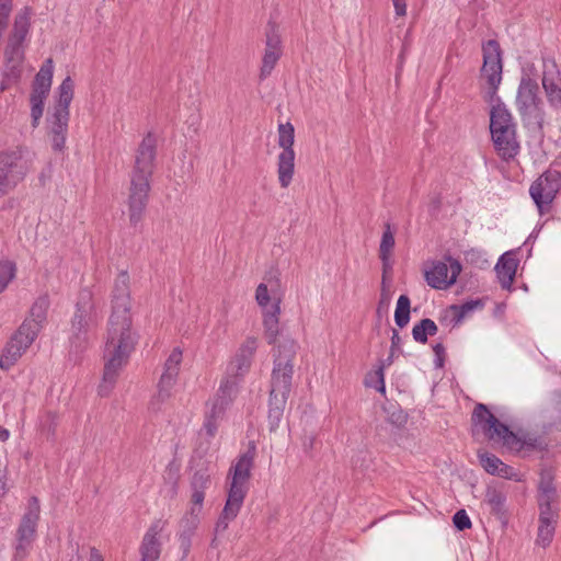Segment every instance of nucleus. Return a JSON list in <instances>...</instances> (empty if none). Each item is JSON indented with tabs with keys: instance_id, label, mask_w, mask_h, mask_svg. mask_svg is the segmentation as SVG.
Here are the masks:
<instances>
[{
	"instance_id": "obj_1",
	"label": "nucleus",
	"mask_w": 561,
	"mask_h": 561,
	"mask_svg": "<svg viewBox=\"0 0 561 561\" xmlns=\"http://www.w3.org/2000/svg\"><path fill=\"white\" fill-rule=\"evenodd\" d=\"M135 343L130 319L129 275L123 271L115 278L112 294V313L104 347V373L99 386L101 396H107L113 389Z\"/></svg>"
},
{
	"instance_id": "obj_2",
	"label": "nucleus",
	"mask_w": 561,
	"mask_h": 561,
	"mask_svg": "<svg viewBox=\"0 0 561 561\" xmlns=\"http://www.w3.org/2000/svg\"><path fill=\"white\" fill-rule=\"evenodd\" d=\"M156 138L152 134L144 137L136 153L135 165L130 174L128 210L130 224L136 226L142 218L148 194L150 176L154 168Z\"/></svg>"
},
{
	"instance_id": "obj_3",
	"label": "nucleus",
	"mask_w": 561,
	"mask_h": 561,
	"mask_svg": "<svg viewBox=\"0 0 561 561\" xmlns=\"http://www.w3.org/2000/svg\"><path fill=\"white\" fill-rule=\"evenodd\" d=\"M276 352L277 354L275 355L272 373L268 409V421L272 431L279 424L290 392L294 371L293 359L296 354L295 341L290 339L284 340L277 345Z\"/></svg>"
},
{
	"instance_id": "obj_4",
	"label": "nucleus",
	"mask_w": 561,
	"mask_h": 561,
	"mask_svg": "<svg viewBox=\"0 0 561 561\" xmlns=\"http://www.w3.org/2000/svg\"><path fill=\"white\" fill-rule=\"evenodd\" d=\"M559 500L560 495L554 482L553 470H541L536 494L538 528L535 542L539 547L547 548L553 540L560 516Z\"/></svg>"
},
{
	"instance_id": "obj_5",
	"label": "nucleus",
	"mask_w": 561,
	"mask_h": 561,
	"mask_svg": "<svg viewBox=\"0 0 561 561\" xmlns=\"http://www.w3.org/2000/svg\"><path fill=\"white\" fill-rule=\"evenodd\" d=\"M471 420L474 426H479L489 439L501 443L510 450L519 451L525 447L537 448L540 446L537 437L529 434L519 436L510 431L484 404L480 403L474 408Z\"/></svg>"
},
{
	"instance_id": "obj_6",
	"label": "nucleus",
	"mask_w": 561,
	"mask_h": 561,
	"mask_svg": "<svg viewBox=\"0 0 561 561\" xmlns=\"http://www.w3.org/2000/svg\"><path fill=\"white\" fill-rule=\"evenodd\" d=\"M75 83L70 77L64 79L56 91V100L46 117L47 136L54 151L61 152L66 146L69 123V106L73 99Z\"/></svg>"
},
{
	"instance_id": "obj_7",
	"label": "nucleus",
	"mask_w": 561,
	"mask_h": 561,
	"mask_svg": "<svg viewBox=\"0 0 561 561\" xmlns=\"http://www.w3.org/2000/svg\"><path fill=\"white\" fill-rule=\"evenodd\" d=\"M489 104L490 131L494 147L502 159H513L519 151L513 116L501 100Z\"/></svg>"
},
{
	"instance_id": "obj_8",
	"label": "nucleus",
	"mask_w": 561,
	"mask_h": 561,
	"mask_svg": "<svg viewBox=\"0 0 561 561\" xmlns=\"http://www.w3.org/2000/svg\"><path fill=\"white\" fill-rule=\"evenodd\" d=\"M482 67L479 75L481 95L486 103L501 100L497 95L503 79V58L500 44L489 39L482 44Z\"/></svg>"
},
{
	"instance_id": "obj_9",
	"label": "nucleus",
	"mask_w": 561,
	"mask_h": 561,
	"mask_svg": "<svg viewBox=\"0 0 561 561\" xmlns=\"http://www.w3.org/2000/svg\"><path fill=\"white\" fill-rule=\"evenodd\" d=\"M255 300L262 310L264 336L268 344H275L279 334L280 296L278 280L270 278L257 285Z\"/></svg>"
},
{
	"instance_id": "obj_10",
	"label": "nucleus",
	"mask_w": 561,
	"mask_h": 561,
	"mask_svg": "<svg viewBox=\"0 0 561 561\" xmlns=\"http://www.w3.org/2000/svg\"><path fill=\"white\" fill-rule=\"evenodd\" d=\"M99 313L89 290H82L77 302L71 324V346L76 352L82 351L89 342V332L99 321Z\"/></svg>"
},
{
	"instance_id": "obj_11",
	"label": "nucleus",
	"mask_w": 561,
	"mask_h": 561,
	"mask_svg": "<svg viewBox=\"0 0 561 561\" xmlns=\"http://www.w3.org/2000/svg\"><path fill=\"white\" fill-rule=\"evenodd\" d=\"M39 517V501L35 496H31L24 506V512L16 529L15 560H22L28 554L32 543L36 538Z\"/></svg>"
},
{
	"instance_id": "obj_12",
	"label": "nucleus",
	"mask_w": 561,
	"mask_h": 561,
	"mask_svg": "<svg viewBox=\"0 0 561 561\" xmlns=\"http://www.w3.org/2000/svg\"><path fill=\"white\" fill-rule=\"evenodd\" d=\"M277 144L282 151L277 156V175L278 182L283 188L289 186L295 173V128L290 123H282L278 125Z\"/></svg>"
},
{
	"instance_id": "obj_13",
	"label": "nucleus",
	"mask_w": 561,
	"mask_h": 561,
	"mask_svg": "<svg viewBox=\"0 0 561 561\" xmlns=\"http://www.w3.org/2000/svg\"><path fill=\"white\" fill-rule=\"evenodd\" d=\"M54 73V62L51 58L46 59L39 71L35 76L30 95L32 127L39 125L44 113L45 100L50 91Z\"/></svg>"
},
{
	"instance_id": "obj_14",
	"label": "nucleus",
	"mask_w": 561,
	"mask_h": 561,
	"mask_svg": "<svg viewBox=\"0 0 561 561\" xmlns=\"http://www.w3.org/2000/svg\"><path fill=\"white\" fill-rule=\"evenodd\" d=\"M234 397L236 385L232 381L220 383L217 393L207 403L202 433H205L208 437L215 436L219 421L222 419L226 409Z\"/></svg>"
},
{
	"instance_id": "obj_15",
	"label": "nucleus",
	"mask_w": 561,
	"mask_h": 561,
	"mask_svg": "<svg viewBox=\"0 0 561 561\" xmlns=\"http://www.w3.org/2000/svg\"><path fill=\"white\" fill-rule=\"evenodd\" d=\"M561 188V172L548 170L543 172L529 188V194L540 214L550 208Z\"/></svg>"
},
{
	"instance_id": "obj_16",
	"label": "nucleus",
	"mask_w": 561,
	"mask_h": 561,
	"mask_svg": "<svg viewBox=\"0 0 561 561\" xmlns=\"http://www.w3.org/2000/svg\"><path fill=\"white\" fill-rule=\"evenodd\" d=\"M542 102L539 96L538 83H519L516 95V107L524 121L541 125L543 119Z\"/></svg>"
},
{
	"instance_id": "obj_17",
	"label": "nucleus",
	"mask_w": 561,
	"mask_h": 561,
	"mask_svg": "<svg viewBox=\"0 0 561 561\" xmlns=\"http://www.w3.org/2000/svg\"><path fill=\"white\" fill-rule=\"evenodd\" d=\"M257 344L259 341L254 336H249L244 340L236 355L228 363L226 375L220 383L232 381L236 385V393L238 392L239 380L249 371Z\"/></svg>"
},
{
	"instance_id": "obj_18",
	"label": "nucleus",
	"mask_w": 561,
	"mask_h": 561,
	"mask_svg": "<svg viewBox=\"0 0 561 561\" xmlns=\"http://www.w3.org/2000/svg\"><path fill=\"white\" fill-rule=\"evenodd\" d=\"M211 484V474L208 470L196 471L191 480V507L184 516L188 529H196L199 524L205 492Z\"/></svg>"
},
{
	"instance_id": "obj_19",
	"label": "nucleus",
	"mask_w": 561,
	"mask_h": 561,
	"mask_svg": "<svg viewBox=\"0 0 561 561\" xmlns=\"http://www.w3.org/2000/svg\"><path fill=\"white\" fill-rule=\"evenodd\" d=\"M461 272V264L457 260H448V263L433 262L431 267L425 270V280L432 288L446 289L454 285Z\"/></svg>"
},
{
	"instance_id": "obj_20",
	"label": "nucleus",
	"mask_w": 561,
	"mask_h": 561,
	"mask_svg": "<svg viewBox=\"0 0 561 561\" xmlns=\"http://www.w3.org/2000/svg\"><path fill=\"white\" fill-rule=\"evenodd\" d=\"M35 339L36 336L34 335V331H30L28 324H21L2 353L0 367L7 370L10 369L31 346Z\"/></svg>"
},
{
	"instance_id": "obj_21",
	"label": "nucleus",
	"mask_w": 561,
	"mask_h": 561,
	"mask_svg": "<svg viewBox=\"0 0 561 561\" xmlns=\"http://www.w3.org/2000/svg\"><path fill=\"white\" fill-rule=\"evenodd\" d=\"M16 152L0 153V197L13 190L25 175Z\"/></svg>"
},
{
	"instance_id": "obj_22",
	"label": "nucleus",
	"mask_w": 561,
	"mask_h": 561,
	"mask_svg": "<svg viewBox=\"0 0 561 561\" xmlns=\"http://www.w3.org/2000/svg\"><path fill=\"white\" fill-rule=\"evenodd\" d=\"M167 522L159 518L151 523L139 546L140 561H158L161 554Z\"/></svg>"
},
{
	"instance_id": "obj_23",
	"label": "nucleus",
	"mask_w": 561,
	"mask_h": 561,
	"mask_svg": "<svg viewBox=\"0 0 561 561\" xmlns=\"http://www.w3.org/2000/svg\"><path fill=\"white\" fill-rule=\"evenodd\" d=\"M254 460V447L242 454L231 466L228 480L229 490L247 493L248 482L251 477V469Z\"/></svg>"
},
{
	"instance_id": "obj_24",
	"label": "nucleus",
	"mask_w": 561,
	"mask_h": 561,
	"mask_svg": "<svg viewBox=\"0 0 561 561\" xmlns=\"http://www.w3.org/2000/svg\"><path fill=\"white\" fill-rule=\"evenodd\" d=\"M32 15V9L28 7L21 9L15 14L5 49L24 51L23 44L31 30Z\"/></svg>"
},
{
	"instance_id": "obj_25",
	"label": "nucleus",
	"mask_w": 561,
	"mask_h": 561,
	"mask_svg": "<svg viewBox=\"0 0 561 561\" xmlns=\"http://www.w3.org/2000/svg\"><path fill=\"white\" fill-rule=\"evenodd\" d=\"M4 67L2 70L1 91H5L19 83L24 61V51L4 49Z\"/></svg>"
},
{
	"instance_id": "obj_26",
	"label": "nucleus",
	"mask_w": 561,
	"mask_h": 561,
	"mask_svg": "<svg viewBox=\"0 0 561 561\" xmlns=\"http://www.w3.org/2000/svg\"><path fill=\"white\" fill-rule=\"evenodd\" d=\"M545 71L542 76V87L550 106L561 107V76L556 70L553 62H543Z\"/></svg>"
},
{
	"instance_id": "obj_27",
	"label": "nucleus",
	"mask_w": 561,
	"mask_h": 561,
	"mask_svg": "<svg viewBox=\"0 0 561 561\" xmlns=\"http://www.w3.org/2000/svg\"><path fill=\"white\" fill-rule=\"evenodd\" d=\"M518 261L514 253H504L495 265L496 275L501 286L505 289H510L514 280Z\"/></svg>"
},
{
	"instance_id": "obj_28",
	"label": "nucleus",
	"mask_w": 561,
	"mask_h": 561,
	"mask_svg": "<svg viewBox=\"0 0 561 561\" xmlns=\"http://www.w3.org/2000/svg\"><path fill=\"white\" fill-rule=\"evenodd\" d=\"M478 458L483 469L493 476H499L505 479H513L516 477L514 469L505 465L500 458L486 451H478Z\"/></svg>"
},
{
	"instance_id": "obj_29",
	"label": "nucleus",
	"mask_w": 561,
	"mask_h": 561,
	"mask_svg": "<svg viewBox=\"0 0 561 561\" xmlns=\"http://www.w3.org/2000/svg\"><path fill=\"white\" fill-rule=\"evenodd\" d=\"M49 307V300L46 296H42L35 300L31 308L30 318H27L22 324H28L30 331H34V335L37 336L43 323L46 320V313Z\"/></svg>"
},
{
	"instance_id": "obj_30",
	"label": "nucleus",
	"mask_w": 561,
	"mask_h": 561,
	"mask_svg": "<svg viewBox=\"0 0 561 561\" xmlns=\"http://www.w3.org/2000/svg\"><path fill=\"white\" fill-rule=\"evenodd\" d=\"M280 56V39L278 35H267L266 48L263 57L262 76H267L273 70Z\"/></svg>"
},
{
	"instance_id": "obj_31",
	"label": "nucleus",
	"mask_w": 561,
	"mask_h": 561,
	"mask_svg": "<svg viewBox=\"0 0 561 561\" xmlns=\"http://www.w3.org/2000/svg\"><path fill=\"white\" fill-rule=\"evenodd\" d=\"M176 380L178 379L175 378L161 375L160 380L158 382V392L151 399L149 403V409H151L152 411H158L160 409L161 403L171 397L172 389L175 386Z\"/></svg>"
},
{
	"instance_id": "obj_32",
	"label": "nucleus",
	"mask_w": 561,
	"mask_h": 561,
	"mask_svg": "<svg viewBox=\"0 0 561 561\" xmlns=\"http://www.w3.org/2000/svg\"><path fill=\"white\" fill-rule=\"evenodd\" d=\"M483 308V301L480 299L469 300L462 305H453L449 307L448 312L451 317V320L455 324H459L466 319L470 313L478 309Z\"/></svg>"
},
{
	"instance_id": "obj_33",
	"label": "nucleus",
	"mask_w": 561,
	"mask_h": 561,
	"mask_svg": "<svg viewBox=\"0 0 561 561\" xmlns=\"http://www.w3.org/2000/svg\"><path fill=\"white\" fill-rule=\"evenodd\" d=\"M247 493L228 490V497L221 515L225 518L234 519L240 512Z\"/></svg>"
},
{
	"instance_id": "obj_34",
	"label": "nucleus",
	"mask_w": 561,
	"mask_h": 561,
	"mask_svg": "<svg viewBox=\"0 0 561 561\" xmlns=\"http://www.w3.org/2000/svg\"><path fill=\"white\" fill-rule=\"evenodd\" d=\"M437 325L431 319H423L420 323L415 324L412 329L413 339L419 343H426L428 335L437 333Z\"/></svg>"
},
{
	"instance_id": "obj_35",
	"label": "nucleus",
	"mask_w": 561,
	"mask_h": 561,
	"mask_svg": "<svg viewBox=\"0 0 561 561\" xmlns=\"http://www.w3.org/2000/svg\"><path fill=\"white\" fill-rule=\"evenodd\" d=\"M16 264L8 259L0 260V294H2L16 277Z\"/></svg>"
},
{
	"instance_id": "obj_36",
	"label": "nucleus",
	"mask_w": 561,
	"mask_h": 561,
	"mask_svg": "<svg viewBox=\"0 0 561 561\" xmlns=\"http://www.w3.org/2000/svg\"><path fill=\"white\" fill-rule=\"evenodd\" d=\"M394 290L391 280L381 279L380 297L377 306V313L379 316L387 314L391 305Z\"/></svg>"
},
{
	"instance_id": "obj_37",
	"label": "nucleus",
	"mask_w": 561,
	"mask_h": 561,
	"mask_svg": "<svg viewBox=\"0 0 561 561\" xmlns=\"http://www.w3.org/2000/svg\"><path fill=\"white\" fill-rule=\"evenodd\" d=\"M411 301L407 295H401L397 300L394 322L399 328H404L410 321Z\"/></svg>"
},
{
	"instance_id": "obj_38",
	"label": "nucleus",
	"mask_w": 561,
	"mask_h": 561,
	"mask_svg": "<svg viewBox=\"0 0 561 561\" xmlns=\"http://www.w3.org/2000/svg\"><path fill=\"white\" fill-rule=\"evenodd\" d=\"M182 363V351L175 347L170 353L169 357L164 363V369L162 376L178 379L180 373V365Z\"/></svg>"
},
{
	"instance_id": "obj_39",
	"label": "nucleus",
	"mask_w": 561,
	"mask_h": 561,
	"mask_svg": "<svg viewBox=\"0 0 561 561\" xmlns=\"http://www.w3.org/2000/svg\"><path fill=\"white\" fill-rule=\"evenodd\" d=\"M394 243V233L391 230L390 225L387 224L379 245V256H391Z\"/></svg>"
},
{
	"instance_id": "obj_40",
	"label": "nucleus",
	"mask_w": 561,
	"mask_h": 561,
	"mask_svg": "<svg viewBox=\"0 0 561 561\" xmlns=\"http://www.w3.org/2000/svg\"><path fill=\"white\" fill-rule=\"evenodd\" d=\"M385 363L366 379V386L376 388L379 392H386L383 368Z\"/></svg>"
},
{
	"instance_id": "obj_41",
	"label": "nucleus",
	"mask_w": 561,
	"mask_h": 561,
	"mask_svg": "<svg viewBox=\"0 0 561 561\" xmlns=\"http://www.w3.org/2000/svg\"><path fill=\"white\" fill-rule=\"evenodd\" d=\"M182 533L180 534V549L182 550V560H184L191 549V536L195 529L190 530L187 525L184 523V517L181 520Z\"/></svg>"
},
{
	"instance_id": "obj_42",
	"label": "nucleus",
	"mask_w": 561,
	"mask_h": 561,
	"mask_svg": "<svg viewBox=\"0 0 561 561\" xmlns=\"http://www.w3.org/2000/svg\"><path fill=\"white\" fill-rule=\"evenodd\" d=\"M486 502L493 513L499 514L502 512L505 503V497L496 490H490L486 493Z\"/></svg>"
},
{
	"instance_id": "obj_43",
	"label": "nucleus",
	"mask_w": 561,
	"mask_h": 561,
	"mask_svg": "<svg viewBox=\"0 0 561 561\" xmlns=\"http://www.w3.org/2000/svg\"><path fill=\"white\" fill-rule=\"evenodd\" d=\"M538 83V70L534 62L526 61L522 66V76L519 83Z\"/></svg>"
},
{
	"instance_id": "obj_44",
	"label": "nucleus",
	"mask_w": 561,
	"mask_h": 561,
	"mask_svg": "<svg viewBox=\"0 0 561 561\" xmlns=\"http://www.w3.org/2000/svg\"><path fill=\"white\" fill-rule=\"evenodd\" d=\"M453 523L458 530H466L472 526L470 517L465 510H459L455 513Z\"/></svg>"
},
{
	"instance_id": "obj_45",
	"label": "nucleus",
	"mask_w": 561,
	"mask_h": 561,
	"mask_svg": "<svg viewBox=\"0 0 561 561\" xmlns=\"http://www.w3.org/2000/svg\"><path fill=\"white\" fill-rule=\"evenodd\" d=\"M301 445H302L304 453L307 456L312 457V454L317 449V445H318L317 437L313 434H306L302 437Z\"/></svg>"
},
{
	"instance_id": "obj_46",
	"label": "nucleus",
	"mask_w": 561,
	"mask_h": 561,
	"mask_svg": "<svg viewBox=\"0 0 561 561\" xmlns=\"http://www.w3.org/2000/svg\"><path fill=\"white\" fill-rule=\"evenodd\" d=\"M400 341L401 337L399 333L396 330H393L391 336V354L388 356L387 359H385V365H391L394 351L399 347Z\"/></svg>"
},
{
	"instance_id": "obj_47",
	"label": "nucleus",
	"mask_w": 561,
	"mask_h": 561,
	"mask_svg": "<svg viewBox=\"0 0 561 561\" xmlns=\"http://www.w3.org/2000/svg\"><path fill=\"white\" fill-rule=\"evenodd\" d=\"M382 263V278L386 277V280H391L389 274L392 270V261L391 256H379Z\"/></svg>"
},
{
	"instance_id": "obj_48",
	"label": "nucleus",
	"mask_w": 561,
	"mask_h": 561,
	"mask_svg": "<svg viewBox=\"0 0 561 561\" xmlns=\"http://www.w3.org/2000/svg\"><path fill=\"white\" fill-rule=\"evenodd\" d=\"M396 15L403 18L407 15V1L405 0H391Z\"/></svg>"
},
{
	"instance_id": "obj_49",
	"label": "nucleus",
	"mask_w": 561,
	"mask_h": 561,
	"mask_svg": "<svg viewBox=\"0 0 561 561\" xmlns=\"http://www.w3.org/2000/svg\"><path fill=\"white\" fill-rule=\"evenodd\" d=\"M232 519L230 518H225L224 515H220V517L218 518L217 523H216V527H215V531L217 534L219 533H224L227 528H228V525L229 523L231 522Z\"/></svg>"
},
{
	"instance_id": "obj_50",
	"label": "nucleus",
	"mask_w": 561,
	"mask_h": 561,
	"mask_svg": "<svg viewBox=\"0 0 561 561\" xmlns=\"http://www.w3.org/2000/svg\"><path fill=\"white\" fill-rule=\"evenodd\" d=\"M89 561H104V560H103V557L101 556V553L95 548H92L91 552H90Z\"/></svg>"
},
{
	"instance_id": "obj_51",
	"label": "nucleus",
	"mask_w": 561,
	"mask_h": 561,
	"mask_svg": "<svg viewBox=\"0 0 561 561\" xmlns=\"http://www.w3.org/2000/svg\"><path fill=\"white\" fill-rule=\"evenodd\" d=\"M9 437H10V432L7 428L0 426V440L5 442L9 439Z\"/></svg>"
},
{
	"instance_id": "obj_52",
	"label": "nucleus",
	"mask_w": 561,
	"mask_h": 561,
	"mask_svg": "<svg viewBox=\"0 0 561 561\" xmlns=\"http://www.w3.org/2000/svg\"><path fill=\"white\" fill-rule=\"evenodd\" d=\"M444 346L442 344H437L434 346V352L437 356H440L444 353Z\"/></svg>"
},
{
	"instance_id": "obj_53",
	"label": "nucleus",
	"mask_w": 561,
	"mask_h": 561,
	"mask_svg": "<svg viewBox=\"0 0 561 561\" xmlns=\"http://www.w3.org/2000/svg\"><path fill=\"white\" fill-rule=\"evenodd\" d=\"M557 409H558L559 419H560V422H561V396H559V400L557 402Z\"/></svg>"
}]
</instances>
